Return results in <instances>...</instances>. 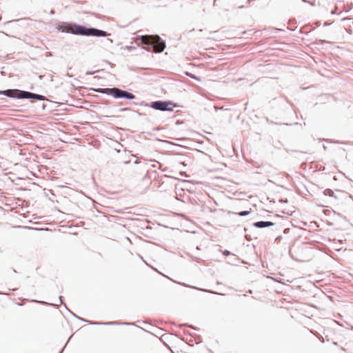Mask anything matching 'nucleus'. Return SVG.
I'll list each match as a JSON object with an SVG mask.
<instances>
[{"mask_svg": "<svg viewBox=\"0 0 353 353\" xmlns=\"http://www.w3.org/2000/svg\"><path fill=\"white\" fill-rule=\"evenodd\" d=\"M58 32L85 37H108L110 33L91 26L72 21H59L54 24Z\"/></svg>", "mask_w": 353, "mask_h": 353, "instance_id": "obj_1", "label": "nucleus"}, {"mask_svg": "<svg viewBox=\"0 0 353 353\" xmlns=\"http://www.w3.org/2000/svg\"><path fill=\"white\" fill-rule=\"evenodd\" d=\"M0 94L14 99H27L31 103L37 101L52 102L44 95L17 88L0 90Z\"/></svg>", "mask_w": 353, "mask_h": 353, "instance_id": "obj_2", "label": "nucleus"}, {"mask_svg": "<svg viewBox=\"0 0 353 353\" xmlns=\"http://www.w3.org/2000/svg\"><path fill=\"white\" fill-rule=\"evenodd\" d=\"M134 39L138 42V46L143 45L142 48L153 50L157 53L162 52L166 48L165 41L162 39L158 34L138 35Z\"/></svg>", "mask_w": 353, "mask_h": 353, "instance_id": "obj_3", "label": "nucleus"}, {"mask_svg": "<svg viewBox=\"0 0 353 353\" xmlns=\"http://www.w3.org/2000/svg\"><path fill=\"white\" fill-rule=\"evenodd\" d=\"M180 105L171 100H157L151 101V108L161 112H172L174 108Z\"/></svg>", "mask_w": 353, "mask_h": 353, "instance_id": "obj_4", "label": "nucleus"}, {"mask_svg": "<svg viewBox=\"0 0 353 353\" xmlns=\"http://www.w3.org/2000/svg\"><path fill=\"white\" fill-rule=\"evenodd\" d=\"M65 307L67 310H68L75 318L77 319L86 322L90 325H134V323H128V322H120V321H105V322H101V321H93L90 320H88L85 319H83L82 317H80L77 315H76L74 313L71 312L66 305H65Z\"/></svg>", "mask_w": 353, "mask_h": 353, "instance_id": "obj_5", "label": "nucleus"}, {"mask_svg": "<svg viewBox=\"0 0 353 353\" xmlns=\"http://www.w3.org/2000/svg\"><path fill=\"white\" fill-rule=\"evenodd\" d=\"M112 89L110 96L115 99H125L133 100L137 99L136 95L128 90H122L117 87H112Z\"/></svg>", "mask_w": 353, "mask_h": 353, "instance_id": "obj_6", "label": "nucleus"}, {"mask_svg": "<svg viewBox=\"0 0 353 353\" xmlns=\"http://www.w3.org/2000/svg\"><path fill=\"white\" fill-rule=\"evenodd\" d=\"M275 223L269 221H259L252 223V225L256 228H266L271 226H274Z\"/></svg>", "mask_w": 353, "mask_h": 353, "instance_id": "obj_7", "label": "nucleus"}, {"mask_svg": "<svg viewBox=\"0 0 353 353\" xmlns=\"http://www.w3.org/2000/svg\"><path fill=\"white\" fill-rule=\"evenodd\" d=\"M90 90L93 91V92H95L97 93H100V94H106V95L110 96L111 90H112V88H90Z\"/></svg>", "mask_w": 353, "mask_h": 353, "instance_id": "obj_8", "label": "nucleus"}, {"mask_svg": "<svg viewBox=\"0 0 353 353\" xmlns=\"http://www.w3.org/2000/svg\"><path fill=\"white\" fill-rule=\"evenodd\" d=\"M154 175V178L155 179L156 178V176H157V172L156 171H152L151 172H148L145 176H143V181H148L149 183H150V185L152 183V182L150 181L151 180V178H152V175Z\"/></svg>", "mask_w": 353, "mask_h": 353, "instance_id": "obj_9", "label": "nucleus"}, {"mask_svg": "<svg viewBox=\"0 0 353 353\" xmlns=\"http://www.w3.org/2000/svg\"><path fill=\"white\" fill-rule=\"evenodd\" d=\"M192 288H195V289H197L199 290H201V291H203V292L210 293V294H217V295H221V296H224L225 295V294H223V293H221V292H218L214 291L212 290L203 289V288H196V287H192Z\"/></svg>", "mask_w": 353, "mask_h": 353, "instance_id": "obj_10", "label": "nucleus"}, {"mask_svg": "<svg viewBox=\"0 0 353 353\" xmlns=\"http://www.w3.org/2000/svg\"><path fill=\"white\" fill-rule=\"evenodd\" d=\"M323 193L325 196H328L337 199V196L334 194V191L332 189L327 188L323 192Z\"/></svg>", "mask_w": 353, "mask_h": 353, "instance_id": "obj_11", "label": "nucleus"}, {"mask_svg": "<svg viewBox=\"0 0 353 353\" xmlns=\"http://www.w3.org/2000/svg\"><path fill=\"white\" fill-rule=\"evenodd\" d=\"M30 302L40 303V304H42V305H51L52 307H57V304H56V303H48V302H46V301H38V300H36V299H32V300H30Z\"/></svg>", "mask_w": 353, "mask_h": 353, "instance_id": "obj_12", "label": "nucleus"}, {"mask_svg": "<svg viewBox=\"0 0 353 353\" xmlns=\"http://www.w3.org/2000/svg\"><path fill=\"white\" fill-rule=\"evenodd\" d=\"M135 105H141L145 107L151 108V102H146L145 101H141V102H133L132 103Z\"/></svg>", "mask_w": 353, "mask_h": 353, "instance_id": "obj_13", "label": "nucleus"}, {"mask_svg": "<svg viewBox=\"0 0 353 353\" xmlns=\"http://www.w3.org/2000/svg\"><path fill=\"white\" fill-rule=\"evenodd\" d=\"M251 211L252 210H243V211H241L239 212H232V213L236 215H238L239 216H245L249 215L251 213Z\"/></svg>", "mask_w": 353, "mask_h": 353, "instance_id": "obj_14", "label": "nucleus"}, {"mask_svg": "<svg viewBox=\"0 0 353 353\" xmlns=\"http://www.w3.org/2000/svg\"><path fill=\"white\" fill-rule=\"evenodd\" d=\"M268 123H275V124H278L277 123H274L273 121H271L268 118L266 119ZM279 125H292V123H279ZM293 125H301V124L296 122L294 123H293Z\"/></svg>", "mask_w": 353, "mask_h": 353, "instance_id": "obj_15", "label": "nucleus"}, {"mask_svg": "<svg viewBox=\"0 0 353 353\" xmlns=\"http://www.w3.org/2000/svg\"><path fill=\"white\" fill-rule=\"evenodd\" d=\"M343 22H349L348 25L350 28L353 26V18L344 17L341 19Z\"/></svg>", "mask_w": 353, "mask_h": 353, "instance_id": "obj_16", "label": "nucleus"}, {"mask_svg": "<svg viewBox=\"0 0 353 353\" xmlns=\"http://www.w3.org/2000/svg\"><path fill=\"white\" fill-rule=\"evenodd\" d=\"M121 48L126 49L128 51L131 52L136 50L137 48L134 46H125V47H122Z\"/></svg>", "mask_w": 353, "mask_h": 353, "instance_id": "obj_17", "label": "nucleus"}, {"mask_svg": "<svg viewBox=\"0 0 353 353\" xmlns=\"http://www.w3.org/2000/svg\"><path fill=\"white\" fill-rule=\"evenodd\" d=\"M222 254L223 255H224L225 256H228L230 255H234L233 254H232L229 250H224L223 251H222Z\"/></svg>", "mask_w": 353, "mask_h": 353, "instance_id": "obj_18", "label": "nucleus"}, {"mask_svg": "<svg viewBox=\"0 0 353 353\" xmlns=\"http://www.w3.org/2000/svg\"><path fill=\"white\" fill-rule=\"evenodd\" d=\"M72 335H71V336H70V338L68 339V341H67V342L65 343V345L63 346V348L61 349V350L59 352V353H63V350H64V349H65V346H66V345H67V344L68 343V342H69V341H70V339H71V337H72Z\"/></svg>", "mask_w": 353, "mask_h": 353, "instance_id": "obj_19", "label": "nucleus"}, {"mask_svg": "<svg viewBox=\"0 0 353 353\" xmlns=\"http://www.w3.org/2000/svg\"><path fill=\"white\" fill-rule=\"evenodd\" d=\"M130 110V109H129V108H123L119 109V112H123L128 111V110Z\"/></svg>", "mask_w": 353, "mask_h": 353, "instance_id": "obj_20", "label": "nucleus"}, {"mask_svg": "<svg viewBox=\"0 0 353 353\" xmlns=\"http://www.w3.org/2000/svg\"><path fill=\"white\" fill-rule=\"evenodd\" d=\"M291 105H292V108H293V110H294V113L296 114V117H298V116H297V112H296V110L294 108V105L293 104H291Z\"/></svg>", "mask_w": 353, "mask_h": 353, "instance_id": "obj_21", "label": "nucleus"}, {"mask_svg": "<svg viewBox=\"0 0 353 353\" xmlns=\"http://www.w3.org/2000/svg\"><path fill=\"white\" fill-rule=\"evenodd\" d=\"M55 13V10L54 9H51L50 11V14H54Z\"/></svg>", "mask_w": 353, "mask_h": 353, "instance_id": "obj_22", "label": "nucleus"}, {"mask_svg": "<svg viewBox=\"0 0 353 353\" xmlns=\"http://www.w3.org/2000/svg\"><path fill=\"white\" fill-rule=\"evenodd\" d=\"M93 73H94V72H92V71H88L86 72V74L91 75V74H93Z\"/></svg>", "mask_w": 353, "mask_h": 353, "instance_id": "obj_23", "label": "nucleus"}, {"mask_svg": "<svg viewBox=\"0 0 353 353\" xmlns=\"http://www.w3.org/2000/svg\"><path fill=\"white\" fill-rule=\"evenodd\" d=\"M63 299V297L62 296H59V301H60V303H61V302H62Z\"/></svg>", "mask_w": 353, "mask_h": 353, "instance_id": "obj_24", "label": "nucleus"}, {"mask_svg": "<svg viewBox=\"0 0 353 353\" xmlns=\"http://www.w3.org/2000/svg\"><path fill=\"white\" fill-rule=\"evenodd\" d=\"M41 108H42V110H44L46 109V104H43Z\"/></svg>", "mask_w": 353, "mask_h": 353, "instance_id": "obj_25", "label": "nucleus"}, {"mask_svg": "<svg viewBox=\"0 0 353 353\" xmlns=\"http://www.w3.org/2000/svg\"><path fill=\"white\" fill-rule=\"evenodd\" d=\"M137 112V114H138V116H139V117H141V116H143V114L142 113H141V112Z\"/></svg>", "mask_w": 353, "mask_h": 353, "instance_id": "obj_26", "label": "nucleus"}, {"mask_svg": "<svg viewBox=\"0 0 353 353\" xmlns=\"http://www.w3.org/2000/svg\"><path fill=\"white\" fill-rule=\"evenodd\" d=\"M163 176H164V177H166V178H171V176H170L167 175V174L163 175Z\"/></svg>", "mask_w": 353, "mask_h": 353, "instance_id": "obj_27", "label": "nucleus"}, {"mask_svg": "<svg viewBox=\"0 0 353 353\" xmlns=\"http://www.w3.org/2000/svg\"><path fill=\"white\" fill-rule=\"evenodd\" d=\"M245 239H246L247 240H250V239L248 237V234H245Z\"/></svg>", "mask_w": 353, "mask_h": 353, "instance_id": "obj_28", "label": "nucleus"}, {"mask_svg": "<svg viewBox=\"0 0 353 353\" xmlns=\"http://www.w3.org/2000/svg\"><path fill=\"white\" fill-rule=\"evenodd\" d=\"M163 183V182H162L161 183H160L159 185H158V188H161V185Z\"/></svg>", "mask_w": 353, "mask_h": 353, "instance_id": "obj_29", "label": "nucleus"}, {"mask_svg": "<svg viewBox=\"0 0 353 353\" xmlns=\"http://www.w3.org/2000/svg\"><path fill=\"white\" fill-rule=\"evenodd\" d=\"M234 260L239 261V260H240V259H239V258H238V257H235V258H234Z\"/></svg>", "mask_w": 353, "mask_h": 353, "instance_id": "obj_30", "label": "nucleus"}, {"mask_svg": "<svg viewBox=\"0 0 353 353\" xmlns=\"http://www.w3.org/2000/svg\"><path fill=\"white\" fill-rule=\"evenodd\" d=\"M181 163H182L184 166H186V164L185 163V162H181Z\"/></svg>", "mask_w": 353, "mask_h": 353, "instance_id": "obj_31", "label": "nucleus"}, {"mask_svg": "<svg viewBox=\"0 0 353 353\" xmlns=\"http://www.w3.org/2000/svg\"><path fill=\"white\" fill-rule=\"evenodd\" d=\"M162 171H163V172L167 171V168L163 169Z\"/></svg>", "mask_w": 353, "mask_h": 353, "instance_id": "obj_32", "label": "nucleus"}, {"mask_svg": "<svg viewBox=\"0 0 353 353\" xmlns=\"http://www.w3.org/2000/svg\"><path fill=\"white\" fill-rule=\"evenodd\" d=\"M169 143H170V144H172V145H176L175 143H172V142H169Z\"/></svg>", "mask_w": 353, "mask_h": 353, "instance_id": "obj_33", "label": "nucleus"}, {"mask_svg": "<svg viewBox=\"0 0 353 353\" xmlns=\"http://www.w3.org/2000/svg\"><path fill=\"white\" fill-rule=\"evenodd\" d=\"M108 40L110 41L111 42H112V40L110 38H108Z\"/></svg>", "mask_w": 353, "mask_h": 353, "instance_id": "obj_34", "label": "nucleus"}, {"mask_svg": "<svg viewBox=\"0 0 353 353\" xmlns=\"http://www.w3.org/2000/svg\"><path fill=\"white\" fill-rule=\"evenodd\" d=\"M192 78H193V79H196V80H198V79H198V78H196V77H192Z\"/></svg>", "mask_w": 353, "mask_h": 353, "instance_id": "obj_35", "label": "nucleus"}, {"mask_svg": "<svg viewBox=\"0 0 353 353\" xmlns=\"http://www.w3.org/2000/svg\"><path fill=\"white\" fill-rule=\"evenodd\" d=\"M216 284H218V285H219V284H221V283H220L219 281H217V282H216Z\"/></svg>", "mask_w": 353, "mask_h": 353, "instance_id": "obj_36", "label": "nucleus"}, {"mask_svg": "<svg viewBox=\"0 0 353 353\" xmlns=\"http://www.w3.org/2000/svg\"><path fill=\"white\" fill-rule=\"evenodd\" d=\"M93 97H98L99 96L98 95H93Z\"/></svg>", "mask_w": 353, "mask_h": 353, "instance_id": "obj_37", "label": "nucleus"}, {"mask_svg": "<svg viewBox=\"0 0 353 353\" xmlns=\"http://www.w3.org/2000/svg\"><path fill=\"white\" fill-rule=\"evenodd\" d=\"M244 230L246 232L248 230V229L246 228H245Z\"/></svg>", "mask_w": 353, "mask_h": 353, "instance_id": "obj_38", "label": "nucleus"}]
</instances>
